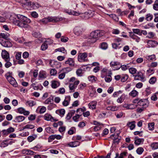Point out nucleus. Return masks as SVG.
<instances>
[{"mask_svg": "<svg viewBox=\"0 0 158 158\" xmlns=\"http://www.w3.org/2000/svg\"><path fill=\"white\" fill-rule=\"evenodd\" d=\"M0 43L2 46L5 47H10L12 46V43L8 40H3L0 38Z\"/></svg>", "mask_w": 158, "mask_h": 158, "instance_id": "obj_6", "label": "nucleus"}, {"mask_svg": "<svg viewBox=\"0 0 158 158\" xmlns=\"http://www.w3.org/2000/svg\"><path fill=\"white\" fill-rule=\"evenodd\" d=\"M5 61L6 63L5 64V66L6 68H8L12 65L11 63L10 62V61L8 60Z\"/></svg>", "mask_w": 158, "mask_h": 158, "instance_id": "obj_58", "label": "nucleus"}, {"mask_svg": "<svg viewBox=\"0 0 158 158\" xmlns=\"http://www.w3.org/2000/svg\"><path fill=\"white\" fill-rule=\"evenodd\" d=\"M141 30L139 29H133L132 31L134 33L138 34L139 35H141Z\"/></svg>", "mask_w": 158, "mask_h": 158, "instance_id": "obj_44", "label": "nucleus"}, {"mask_svg": "<svg viewBox=\"0 0 158 158\" xmlns=\"http://www.w3.org/2000/svg\"><path fill=\"white\" fill-rule=\"evenodd\" d=\"M123 107L127 110H132L136 108L137 105L133 104H125L123 105Z\"/></svg>", "mask_w": 158, "mask_h": 158, "instance_id": "obj_11", "label": "nucleus"}, {"mask_svg": "<svg viewBox=\"0 0 158 158\" xmlns=\"http://www.w3.org/2000/svg\"><path fill=\"white\" fill-rule=\"evenodd\" d=\"M50 73L52 75H55L57 73V71L55 69H51L50 71Z\"/></svg>", "mask_w": 158, "mask_h": 158, "instance_id": "obj_62", "label": "nucleus"}, {"mask_svg": "<svg viewBox=\"0 0 158 158\" xmlns=\"http://www.w3.org/2000/svg\"><path fill=\"white\" fill-rule=\"evenodd\" d=\"M110 16L115 21L118 22V18L115 15L111 14L110 15Z\"/></svg>", "mask_w": 158, "mask_h": 158, "instance_id": "obj_55", "label": "nucleus"}, {"mask_svg": "<svg viewBox=\"0 0 158 158\" xmlns=\"http://www.w3.org/2000/svg\"><path fill=\"white\" fill-rule=\"evenodd\" d=\"M55 51H59L60 52H62L64 53H65L66 52V51L65 50L64 48V47H61L57 49H56Z\"/></svg>", "mask_w": 158, "mask_h": 158, "instance_id": "obj_48", "label": "nucleus"}, {"mask_svg": "<svg viewBox=\"0 0 158 158\" xmlns=\"http://www.w3.org/2000/svg\"><path fill=\"white\" fill-rule=\"evenodd\" d=\"M22 52H17L15 55V57L17 60L21 59Z\"/></svg>", "mask_w": 158, "mask_h": 158, "instance_id": "obj_57", "label": "nucleus"}, {"mask_svg": "<svg viewBox=\"0 0 158 158\" xmlns=\"http://www.w3.org/2000/svg\"><path fill=\"white\" fill-rule=\"evenodd\" d=\"M47 18L48 22H57L62 20V18H59L56 17H48Z\"/></svg>", "mask_w": 158, "mask_h": 158, "instance_id": "obj_10", "label": "nucleus"}, {"mask_svg": "<svg viewBox=\"0 0 158 158\" xmlns=\"http://www.w3.org/2000/svg\"><path fill=\"white\" fill-rule=\"evenodd\" d=\"M40 23L43 24H46L48 23V18H45L39 20Z\"/></svg>", "mask_w": 158, "mask_h": 158, "instance_id": "obj_50", "label": "nucleus"}, {"mask_svg": "<svg viewBox=\"0 0 158 158\" xmlns=\"http://www.w3.org/2000/svg\"><path fill=\"white\" fill-rule=\"evenodd\" d=\"M79 144V143L78 141H74L69 143L68 144V145L70 147H77Z\"/></svg>", "mask_w": 158, "mask_h": 158, "instance_id": "obj_27", "label": "nucleus"}, {"mask_svg": "<svg viewBox=\"0 0 158 158\" xmlns=\"http://www.w3.org/2000/svg\"><path fill=\"white\" fill-rule=\"evenodd\" d=\"M59 63V66H60V62H58L57 61L54 60H50L49 61V64L52 67H54V66L56 64H58V63Z\"/></svg>", "mask_w": 158, "mask_h": 158, "instance_id": "obj_29", "label": "nucleus"}, {"mask_svg": "<svg viewBox=\"0 0 158 158\" xmlns=\"http://www.w3.org/2000/svg\"><path fill=\"white\" fill-rule=\"evenodd\" d=\"M25 119V117L22 116H17L15 118V122L19 123L23 121Z\"/></svg>", "mask_w": 158, "mask_h": 158, "instance_id": "obj_20", "label": "nucleus"}, {"mask_svg": "<svg viewBox=\"0 0 158 158\" xmlns=\"http://www.w3.org/2000/svg\"><path fill=\"white\" fill-rule=\"evenodd\" d=\"M125 98V95L124 94H122L120 97L118 98L117 100V102L118 103H122L123 101Z\"/></svg>", "mask_w": 158, "mask_h": 158, "instance_id": "obj_33", "label": "nucleus"}, {"mask_svg": "<svg viewBox=\"0 0 158 158\" xmlns=\"http://www.w3.org/2000/svg\"><path fill=\"white\" fill-rule=\"evenodd\" d=\"M71 71V68L69 67H66L62 69L61 71H63L65 74Z\"/></svg>", "mask_w": 158, "mask_h": 158, "instance_id": "obj_35", "label": "nucleus"}, {"mask_svg": "<svg viewBox=\"0 0 158 158\" xmlns=\"http://www.w3.org/2000/svg\"><path fill=\"white\" fill-rule=\"evenodd\" d=\"M48 48V44L45 43H43L41 46V49L42 51H45Z\"/></svg>", "mask_w": 158, "mask_h": 158, "instance_id": "obj_45", "label": "nucleus"}, {"mask_svg": "<svg viewBox=\"0 0 158 158\" xmlns=\"http://www.w3.org/2000/svg\"><path fill=\"white\" fill-rule=\"evenodd\" d=\"M71 100V97L69 96H67L65 97L64 101L62 102L63 105L64 106H68L69 103Z\"/></svg>", "mask_w": 158, "mask_h": 158, "instance_id": "obj_13", "label": "nucleus"}, {"mask_svg": "<svg viewBox=\"0 0 158 158\" xmlns=\"http://www.w3.org/2000/svg\"><path fill=\"white\" fill-rule=\"evenodd\" d=\"M135 144L136 145H139L141 143H143L144 141L143 139L137 138V137L135 138Z\"/></svg>", "mask_w": 158, "mask_h": 158, "instance_id": "obj_19", "label": "nucleus"}, {"mask_svg": "<svg viewBox=\"0 0 158 158\" xmlns=\"http://www.w3.org/2000/svg\"><path fill=\"white\" fill-rule=\"evenodd\" d=\"M148 46L150 47H154L157 45L158 43L157 41L152 40H149L147 41Z\"/></svg>", "mask_w": 158, "mask_h": 158, "instance_id": "obj_16", "label": "nucleus"}, {"mask_svg": "<svg viewBox=\"0 0 158 158\" xmlns=\"http://www.w3.org/2000/svg\"><path fill=\"white\" fill-rule=\"evenodd\" d=\"M65 64H69L71 66H72L74 65L73 60L72 58H69L67 60L65 61Z\"/></svg>", "mask_w": 158, "mask_h": 158, "instance_id": "obj_26", "label": "nucleus"}, {"mask_svg": "<svg viewBox=\"0 0 158 158\" xmlns=\"http://www.w3.org/2000/svg\"><path fill=\"white\" fill-rule=\"evenodd\" d=\"M137 93L138 92L136 90H133L131 92L130 94L131 96L134 97L136 96Z\"/></svg>", "mask_w": 158, "mask_h": 158, "instance_id": "obj_59", "label": "nucleus"}, {"mask_svg": "<svg viewBox=\"0 0 158 158\" xmlns=\"http://www.w3.org/2000/svg\"><path fill=\"white\" fill-rule=\"evenodd\" d=\"M34 127V126L32 125L28 124L23 127L22 130L25 129H32Z\"/></svg>", "mask_w": 158, "mask_h": 158, "instance_id": "obj_38", "label": "nucleus"}, {"mask_svg": "<svg viewBox=\"0 0 158 158\" xmlns=\"http://www.w3.org/2000/svg\"><path fill=\"white\" fill-rule=\"evenodd\" d=\"M101 48L103 49L106 50L108 48V45L106 43L103 42L101 44Z\"/></svg>", "mask_w": 158, "mask_h": 158, "instance_id": "obj_43", "label": "nucleus"}, {"mask_svg": "<svg viewBox=\"0 0 158 158\" xmlns=\"http://www.w3.org/2000/svg\"><path fill=\"white\" fill-rule=\"evenodd\" d=\"M56 113L59 114L60 116L62 117L65 114V110L63 109L57 110L56 111Z\"/></svg>", "mask_w": 158, "mask_h": 158, "instance_id": "obj_23", "label": "nucleus"}, {"mask_svg": "<svg viewBox=\"0 0 158 158\" xmlns=\"http://www.w3.org/2000/svg\"><path fill=\"white\" fill-rule=\"evenodd\" d=\"M105 80L106 82H110L112 80V77L110 75L106 76L105 77Z\"/></svg>", "mask_w": 158, "mask_h": 158, "instance_id": "obj_42", "label": "nucleus"}, {"mask_svg": "<svg viewBox=\"0 0 158 158\" xmlns=\"http://www.w3.org/2000/svg\"><path fill=\"white\" fill-rule=\"evenodd\" d=\"M25 5L27 6H30L35 9L38 8L40 6V5L37 2H27Z\"/></svg>", "mask_w": 158, "mask_h": 158, "instance_id": "obj_9", "label": "nucleus"}, {"mask_svg": "<svg viewBox=\"0 0 158 158\" xmlns=\"http://www.w3.org/2000/svg\"><path fill=\"white\" fill-rule=\"evenodd\" d=\"M87 54L86 52L80 53L78 56V60L80 62H86L88 60L86 58Z\"/></svg>", "mask_w": 158, "mask_h": 158, "instance_id": "obj_5", "label": "nucleus"}, {"mask_svg": "<svg viewBox=\"0 0 158 158\" xmlns=\"http://www.w3.org/2000/svg\"><path fill=\"white\" fill-rule=\"evenodd\" d=\"M82 29L80 27H76L74 29V32L76 35H79L81 33Z\"/></svg>", "mask_w": 158, "mask_h": 158, "instance_id": "obj_15", "label": "nucleus"}, {"mask_svg": "<svg viewBox=\"0 0 158 158\" xmlns=\"http://www.w3.org/2000/svg\"><path fill=\"white\" fill-rule=\"evenodd\" d=\"M144 150L142 148L140 147L138 148L136 150V152L139 155H141L143 152Z\"/></svg>", "mask_w": 158, "mask_h": 158, "instance_id": "obj_54", "label": "nucleus"}, {"mask_svg": "<svg viewBox=\"0 0 158 158\" xmlns=\"http://www.w3.org/2000/svg\"><path fill=\"white\" fill-rule=\"evenodd\" d=\"M2 56L5 61H10L9 54L5 50H3L2 52Z\"/></svg>", "mask_w": 158, "mask_h": 158, "instance_id": "obj_8", "label": "nucleus"}, {"mask_svg": "<svg viewBox=\"0 0 158 158\" xmlns=\"http://www.w3.org/2000/svg\"><path fill=\"white\" fill-rule=\"evenodd\" d=\"M6 78L9 83L13 86L16 87L18 86V84L14 78L9 75L7 76Z\"/></svg>", "mask_w": 158, "mask_h": 158, "instance_id": "obj_7", "label": "nucleus"}, {"mask_svg": "<svg viewBox=\"0 0 158 158\" xmlns=\"http://www.w3.org/2000/svg\"><path fill=\"white\" fill-rule=\"evenodd\" d=\"M17 17L19 20L14 21V23L15 25L23 28H27L28 27L27 23H29L31 22L29 19L20 15H18Z\"/></svg>", "mask_w": 158, "mask_h": 158, "instance_id": "obj_1", "label": "nucleus"}, {"mask_svg": "<svg viewBox=\"0 0 158 158\" xmlns=\"http://www.w3.org/2000/svg\"><path fill=\"white\" fill-rule=\"evenodd\" d=\"M51 86L53 89H56L60 85V83L57 81L52 80L51 81Z\"/></svg>", "mask_w": 158, "mask_h": 158, "instance_id": "obj_14", "label": "nucleus"}, {"mask_svg": "<svg viewBox=\"0 0 158 158\" xmlns=\"http://www.w3.org/2000/svg\"><path fill=\"white\" fill-rule=\"evenodd\" d=\"M153 8L155 10H158V0H156L155 1V3L153 4Z\"/></svg>", "mask_w": 158, "mask_h": 158, "instance_id": "obj_51", "label": "nucleus"}, {"mask_svg": "<svg viewBox=\"0 0 158 158\" xmlns=\"http://www.w3.org/2000/svg\"><path fill=\"white\" fill-rule=\"evenodd\" d=\"M104 34V32L102 31L96 30L90 33L87 42L89 44L94 43L98 37L103 36Z\"/></svg>", "mask_w": 158, "mask_h": 158, "instance_id": "obj_2", "label": "nucleus"}, {"mask_svg": "<svg viewBox=\"0 0 158 158\" xmlns=\"http://www.w3.org/2000/svg\"><path fill=\"white\" fill-rule=\"evenodd\" d=\"M127 154V152H124L121 153L119 156V154L116 153L115 158H123L124 156H126Z\"/></svg>", "mask_w": 158, "mask_h": 158, "instance_id": "obj_21", "label": "nucleus"}, {"mask_svg": "<svg viewBox=\"0 0 158 158\" xmlns=\"http://www.w3.org/2000/svg\"><path fill=\"white\" fill-rule=\"evenodd\" d=\"M135 121H132L128 123L127 125L130 127L131 130H133L135 127Z\"/></svg>", "mask_w": 158, "mask_h": 158, "instance_id": "obj_24", "label": "nucleus"}, {"mask_svg": "<svg viewBox=\"0 0 158 158\" xmlns=\"http://www.w3.org/2000/svg\"><path fill=\"white\" fill-rule=\"evenodd\" d=\"M134 80H139L143 82L146 81L145 76L141 71H138L136 74L134 75Z\"/></svg>", "mask_w": 158, "mask_h": 158, "instance_id": "obj_4", "label": "nucleus"}, {"mask_svg": "<svg viewBox=\"0 0 158 158\" xmlns=\"http://www.w3.org/2000/svg\"><path fill=\"white\" fill-rule=\"evenodd\" d=\"M77 75L78 76H82L83 74V70L82 69H79L76 72Z\"/></svg>", "mask_w": 158, "mask_h": 158, "instance_id": "obj_37", "label": "nucleus"}, {"mask_svg": "<svg viewBox=\"0 0 158 158\" xmlns=\"http://www.w3.org/2000/svg\"><path fill=\"white\" fill-rule=\"evenodd\" d=\"M81 116V114H77L75 115V116H74L73 117V120L76 122H78V119Z\"/></svg>", "mask_w": 158, "mask_h": 158, "instance_id": "obj_46", "label": "nucleus"}, {"mask_svg": "<svg viewBox=\"0 0 158 158\" xmlns=\"http://www.w3.org/2000/svg\"><path fill=\"white\" fill-rule=\"evenodd\" d=\"M120 68H121L122 70L125 71L127 69V67L125 65H122L120 64L119 67H118L117 69H119Z\"/></svg>", "mask_w": 158, "mask_h": 158, "instance_id": "obj_49", "label": "nucleus"}, {"mask_svg": "<svg viewBox=\"0 0 158 158\" xmlns=\"http://www.w3.org/2000/svg\"><path fill=\"white\" fill-rule=\"evenodd\" d=\"M129 73L132 74L134 77V75H135V74H136L137 73V69L133 67L130 68L129 69Z\"/></svg>", "mask_w": 158, "mask_h": 158, "instance_id": "obj_25", "label": "nucleus"}, {"mask_svg": "<svg viewBox=\"0 0 158 158\" xmlns=\"http://www.w3.org/2000/svg\"><path fill=\"white\" fill-rule=\"evenodd\" d=\"M8 142V141L7 140L3 141L0 144V147L1 148H4L7 146L9 144V143Z\"/></svg>", "mask_w": 158, "mask_h": 158, "instance_id": "obj_32", "label": "nucleus"}, {"mask_svg": "<svg viewBox=\"0 0 158 158\" xmlns=\"http://www.w3.org/2000/svg\"><path fill=\"white\" fill-rule=\"evenodd\" d=\"M75 131V129L74 127H72L68 131V134L69 135H71L74 133V131Z\"/></svg>", "mask_w": 158, "mask_h": 158, "instance_id": "obj_56", "label": "nucleus"}, {"mask_svg": "<svg viewBox=\"0 0 158 158\" xmlns=\"http://www.w3.org/2000/svg\"><path fill=\"white\" fill-rule=\"evenodd\" d=\"M128 78V76L127 74L121 75V81L122 82H124L127 80Z\"/></svg>", "mask_w": 158, "mask_h": 158, "instance_id": "obj_34", "label": "nucleus"}, {"mask_svg": "<svg viewBox=\"0 0 158 158\" xmlns=\"http://www.w3.org/2000/svg\"><path fill=\"white\" fill-rule=\"evenodd\" d=\"M151 147L152 150H156L158 148V143L153 142L151 144Z\"/></svg>", "mask_w": 158, "mask_h": 158, "instance_id": "obj_31", "label": "nucleus"}, {"mask_svg": "<svg viewBox=\"0 0 158 158\" xmlns=\"http://www.w3.org/2000/svg\"><path fill=\"white\" fill-rule=\"evenodd\" d=\"M10 35L7 33H1L0 34V38L2 39H4L3 40H8V38L9 37Z\"/></svg>", "mask_w": 158, "mask_h": 158, "instance_id": "obj_22", "label": "nucleus"}, {"mask_svg": "<svg viewBox=\"0 0 158 158\" xmlns=\"http://www.w3.org/2000/svg\"><path fill=\"white\" fill-rule=\"evenodd\" d=\"M146 58L147 60L150 61H154L156 60V56L154 54L146 56Z\"/></svg>", "mask_w": 158, "mask_h": 158, "instance_id": "obj_28", "label": "nucleus"}, {"mask_svg": "<svg viewBox=\"0 0 158 158\" xmlns=\"http://www.w3.org/2000/svg\"><path fill=\"white\" fill-rule=\"evenodd\" d=\"M97 104V102L96 101H94L90 102L88 104V106L90 109H95L96 108Z\"/></svg>", "mask_w": 158, "mask_h": 158, "instance_id": "obj_17", "label": "nucleus"}, {"mask_svg": "<svg viewBox=\"0 0 158 158\" xmlns=\"http://www.w3.org/2000/svg\"><path fill=\"white\" fill-rule=\"evenodd\" d=\"M153 17L152 15L149 13L146 15L145 19L148 21H151L152 20Z\"/></svg>", "mask_w": 158, "mask_h": 158, "instance_id": "obj_39", "label": "nucleus"}, {"mask_svg": "<svg viewBox=\"0 0 158 158\" xmlns=\"http://www.w3.org/2000/svg\"><path fill=\"white\" fill-rule=\"evenodd\" d=\"M33 36L36 38H40L41 37L42 35L39 32H35L33 34Z\"/></svg>", "mask_w": 158, "mask_h": 158, "instance_id": "obj_47", "label": "nucleus"}, {"mask_svg": "<svg viewBox=\"0 0 158 158\" xmlns=\"http://www.w3.org/2000/svg\"><path fill=\"white\" fill-rule=\"evenodd\" d=\"M36 104V102L35 101L30 100L27 101L26 102V105L27 106H28L30 107H32L35 105Z\"/></svg>", "mask_w": 158, "mask_h": 158, "instance_id": "obj_18", "label": "nucleus"}, {"mask_svg": "<svg viewBox=\"0 0 158 158\" xmlns=\"http://www.w3.org/2000/svg\"><path fill=\"white\" fill-rule=\"evenodd\" d=\"M37 137V135H33L31 136H29L27 138V140L29 142H31Z\"/></svg>", "mask_w": 158, "mask_h": 158, "instance_id": "obj_36", "label": "nucleus"}, {"mask_svg": "<svg viewBox=\"0 0 158 158\" xmlns=\"http://www.w3.org/2000/svg\"><path fill=\"white\" fill-rule=\"evenodd\" d=\"M133 102L137 103L138 106H142L143 108H146L148 107L149 105L148 101L147 99H142L139 101L137 99L134 100Z\"/></svg>", "mask_w": 158, "mask_h": 158, "instance_id": "obj_3", "label": "nucleus"}, {"mask_svg": "<svg viewBox=\"0 0 158 158\" xmlns=\"http://www.w3.org/2000/svg\"><path fill=\"white\" fill-rule=\"evenodd\" d=\"M52 116L48 114H46L44 116V119L47 121H49L51 120Z\"/></svg>", "mask_w": 158, "mask_h": 158, "instance_id": "obj_53", "label": "nucleus"}, {"mask_svg": "<svg viewBox=\"0 0 158 158\" xmlns=\"http://www.w3.org/2000/svg\"><path fill=\"white\" fill-rule=\"evenodd\" d=\"M17 110L19 113L22 114H23L25 109L23 107H20L18 108Z\"/></svg>", "mask_w": 158, "mask_h": 158, "instance_id": "obj_61", "label": "nucleus"}, {"mask_svg": "<svg viewBox=\"0 0 158 158\" xmlns=\"http://www.w3.org/2000/svg\"><path fill=\"white\" fill-rule=\"evenodd\" d=\"M156 81V79L154 77H151L149 80V82L151 84H154Z\"/></svg>", "mask_w": 158, "mask_h": 158, "instance_id": "obj_52", "label": "nucleus"}, {"mask_svg": "<svg viewBox=\"0 0 158 158\" xmlns=\"http://www.w3.org/2000/svg\"><path fill=\"white\" fill-rule=\"evenodd\" d=\"M69 40V38L67 37H64V36H62L61 37V41L63 42H67Z\"/></svg>", "mask_w": 158, "mask_h": 158, "instance_id": "obj_60", "label": "nucleus"}, {"mask_svg": "<svg viewBox=\"0 0 158 158\" xmlns=\"http://www.w3.org/2000/svg\"><path fill=\"white\" fill-rule=\"evenodd\" d=\"M154 123H149L148 124V128L149 130L150 131H152L154 129Z\"/></svg>", "mask_w": 158, "mask_h": 158, "instance_id": "obj_41", "label": "nucleus"}, {"mask_svg": "<svg viewBox=\"0 0 158 158\" xmlns=\"http://www.w3.org/2000/svg\"><path fill=\"white\" fill-rule=\"evenodd\" d=\"M29 54L27 52H25L23 54V57L24 58H27L29 56Z\"/></svg>", "mask_w": 158, "mask_h": 158, "instance_id": "obj_64", "label": "nucleus"}, {"mask_svg": "<svg viewBox=\"0 0 158 158\" xmlns=\"http://www.w3.org/2000/svg\"><path fill=\"white\" fill-rule=\"evenodd\" d=\"M46 110V108L44 106H43L41 108L40 110V114H43L45 112Z\"/></svg>", "mask_w": 158, "mask_h": 158, "instance_id": "obj_63", "label": "nucleus"}, {"mask_svg": "<svg viewBox=\"0 0 158 158\" xmlns=\"http://www.w3.org/2000/svg\"><path fill=\"white\" fill-rule=\"evenodd\" d=\"M118 109V107L115 106H108L106 108L107 110H111V111H116Z\"/></svg>", "mask_w": 158, "mask_h": 158, "instance_id": "obj_30", "label": "nucleus"}, {"mask_svg": "<svg viewBox=\"0 0 158 158\" xmlns=\"http://www.w3.org/2000/svg\"><path fill=\"white\" fill-rule=\"evenodd\" d=\"M120 65V63L118 61H112L110 63V66L114 67L115 68L114 70H118L117 69L118 67H119Z\"/></svg>", "mask_w": 158, "mask_h": 158, "instance_id": "obj_12", "label": "nucleus"}, {"mask_svg": "<svg viewBox=\"0 0 158 158\" xmlns=\"http://www.w3.org/2000/svg\"><path fill=\"white\" fill-rule=\"evenodd\" d=\"M53 101V98L49 97L45 101L44 103L46 104H48L51 103Z\"/></svg>", "mask_w": 158, "mask_h": 158, "instance_id": "obj_40", "label": "nucleus"}]
</instances>
